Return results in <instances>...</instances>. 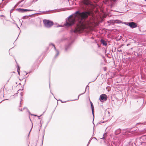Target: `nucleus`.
I'll use <instances>...</instances> for the list:
<instances>
[{"instance_id": "f257e3e1", "label": "nucleus", "mask_w": 146, "mask_h": 146, "mask_svg": "<svg viewBox=\"0 0 146 146\" xmlns=\"http://www.w3.org/2000/svg\"><path fill=\"white\" fill-rule=\"evenodd\" d=\"M89 14L88 12L80 13L78 11H76L68 17L64 25L70 27L76 22L77 25L74 32L75 33L81 32L86 28L87 23L85 19Z\"/></svg>"}, {"instance_id": "f03ea898", "label": "nucleus", "mask_w": 146, "mask_h": 146, "mask_svg": "<svg viewBox=\"0 0 146 146\" xmlns=\"http://www.w3.org/2000/svg\"><path fill=\"white\" fill-rule=\"evenodd\" d=\"M43 23L45 26L47 28L50 27L53 24L52 22L47 20H44Z\"/></svg>"}, {"instance_id": "7ed1b4c3", "label": "nucleus", "mask_w": 146, "mask_h": 146, "mask_svg": "<svg viewBox=\"0 0 146 146\" xmlns=\"http://www.w3.org/2000/svg\"><path fill=\"white\" fill-rule=\"evenodd\" d=\"M107 96L105 94H102L100 95V100L101 102H103L107 100Z\"/></svg>"}, {"instance_id": "20e7f679", "label": "nucleus", "mask_w": 146, "mask_h": 146, "mask_svg": "<svg viewBox=\"0 0 146 146\" xmlns=\"http://www.w3.org/2000/svg\"><path fill=\"white\" fill-rule=\"evenodd\" d=\"M83 2L84 4L88 6L92 5V3L89 0H83Z\"/></svg>"}, {"instance_id": "39448f33", "label": "nucleus", "mask_w": 146, "mask_h": 146, "mask_svg": "<svg viewBox=\"0 0 146 146\" xmlns=\"http://www.w3.org/2000/svg\"><path fill=\"white\" fill-rule=\"evenodd\" d=\"M128 25L132 28H134L137 27V25L134 22H131L129 23Z\"/></svg>"}, {"instance_id": "423d86ee", "label": "nucleus", "mask_w": 146, "mask_h": 146, "mask_svg": "<svg viewBox=\"0 0 146 146\" xmlns=\"http://www.w3.org/2000/svg\"><path fill=\"white\" fill-rule=\"evenodd\" d=\"M101 42L103 45L105 46H106L107 44L106 41L103 40H101Z\"/></svg>"}, {"instance_id": "0eeeda50", "label": "nucleus", "mask_w": 146, "mask_h": 146, "mask_svg": "<svg viewBox=\"0 0 146 146\" xmlns=\"http://www.w3.org/2000/svg\"><path fill=\"white\" fill-rule=\"evenodd\" d=\"M113 23H116L119 24V23H122V22L121 21H120V20H115L114 21Z\"/></svg>"}, {"instance_id": "6e6552de", "label": "nucleus", "mask_w": 146, "mask_h": 146, "mask_svg": "<svg viewBox=\"0 0 146 146\" xmlns=\"http://www.w3.org/2000/svg\"><path fill=\"white\" fill-rule=\"evenodd\" d=\"M16 10L18 11L19 12H23V9H16Z\"/></svg>"}, {"instance_id": "1a4fd4ad", "label": "nucleus", "mask_w": 146, "mask_h": 146, "mask_svg": "<svg viewBox=\"0 0 146 146\" xmlns=\"http://www.w3.org/2000/svg\"><path fill=\"white\" fill-rule=\"evenodd\" d=\"M23 12H27V11H32L31 10H30V9H23Z\"/></svg>"}, {"instance_id": "9d476101", "label": "nucleus", "mask_w": 146, "mask_h": 146, "mask_svg": "<svg viewBox=\"0 0 146 146\" xmlns=\"http://www.w3.org/2000/svg\"><path fill=\"white\" fill-rule=\"evenodd\" d=\"M91 104L92 109H94V106H93V104L92 102H91Z\"/></svg>"}, {"instance_id": "9b49d317", "label": "nucleus", "mask_w": 146, "mask_h": 146, "mask_svg": "<svg viewBox=\"0 0 146 146\" xmlns=\"http://www.w3.org/2000/svg\"><path fill=\"white\" fill-rule=\"evenodd\" d=\"M92 113L94 117V109H92Z\"/></svg>"}, {"instance_id": "f8f14e48", "label": "nucleus", "mask_w": 146, "mask_h": 146, "mask_svg": "<svg viewBox=\"0 0 146 146\" xmlns=\"http://www.w3.org/2000/svg\"><path fill=\"white\" fill-rule=\"evenodd\" d=\"M17 70V72H18V73L19 74V75L20 74L19 71V67H18V68Z\"/></svg>"}, {"instance_id": "ddd939ff", "label": "nucleus", "mask_w": 146, "mask_h": 146, "mask_svg": "<svg viewBox=\"0 0 146 146\" xmlns=\"http://www.w3.org/2000/svg\"><path fill=\"white\" fill-rule=\"evenodd\" d=\"M13 10H14V9H11V11H10V13H12V12H13Z\"/></svg>"}, {"instance_id": "4468645a", "label": "nucleus", "mask_w": 146, "mask_h": 146, "mask_svg": "<svg viewBox=\"0 0 146 146\" xmlns=\"http://www.w3.org/2000/svg\"><path fill=\"white\" fill-rule=\"evenodd\" d=\"M56 52L57 53V56L58 54V51L57 50H56Z\"/></svg>"}, {"instance_id": "2eb2a0df", "label": "nucleus", "mask_w": 146, "mask_h": 146, "mask_svg": "<svg viewBox=\"0 0 146 146\" xmlns=\"http://www.w3.org/2000/svg\"><path fill=\"white\" fill-rule=\"evenodd\" d=\"M52 46L54 47V48L55 49H56V48H55V47L54 46L53 44H52Z\"/></svg>"}, {"instance_id": "dca6fc26", "label": "nucleus", "mask_w": 146, "mask_h": 146, "mask_svg": "<svg viewBox=\"0 0 146 146\" xmlns=\"http://www.w3.org/2000/svg\"><path fill=\"white\" fill-rule=\"evenodd\" d=\"M117 131H118L119 132V133H120V129L118 130Z\"/></svg>"}, {"instance_id": "f3484780", "label": "nucleus", "mask_w": 146, "mask_h": 146, "mask_svg": "<svg viewBox=\"0 0 146 146\" xmlns=\"http://www.w3.org/2000/svg\"><path fill=\"white\" fill-rule=\"evenodd\" d=\"M117 131H116V132H115V134H117V133H116Z\"/></svg>"}, {"instance_id": "a211bd4d", "label": "nucleus", "mask_w": 146, "mask_h": 146, "mask_svg": "<svg viewBox=\"0 0 146 146\" xmlns=\"http://www.w3.org/2000/svg\"><path fill=\"white\" fill-rule=\"evenodd\" d=\"M34 115V116H36V115Z\"/></svg>"}, {"instance_id": "6ab92c4d", "label": "nucleus", "mask_w": 146, "mask_h": 146, "mask_svg": "<svg viewBox=\"0 0 146 146\" xmlns=\"http://www.w3.org/2000/svg\"><path fill=\"white\" fill-rule=\"evenodd\" d=\"M79 96H78V99Z\"/></svg>"}, {"instance_id": "aec40b11", "label": "nucleus", "mask_w": 146, "mask_h": 146, "mask_svg": "<svg viewBox=\"0 0 146 146\" xmlns=\"http://www.w3.org/2000/svg\"><path fill=\"white\" fill-rule=\"evenodd\" d=\"M63 102V103H64L65 102Z\"/></svg>"}]
</instances>
